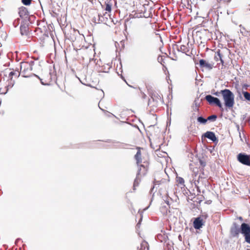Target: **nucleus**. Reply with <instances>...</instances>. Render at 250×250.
Instances as JSON below:
<instances>
[{"label":"nucleus","mask_w":250,"mask_h":250,"mask_svg":"<svg viewBox=\"0 0 250 250\" xmlns=\"http://www.w3.org/2000/svg\"><path fill=\"white\" fill-rule=\"evenodd\" d=\"M224 101L225 105L229 108L233 106L234 104V95L233 93L228 89H225L220 91Z\"/></svg>","instance_id":"1"},{"label":"nucleus","mask_w":250,"mask_h":250,"mask_svg":"<svg viewBox=\"0 0 250 250\" xmlns=\"http://www.w3.org/2000/svg\"><path fill=\"white\" fill-rule=\"evenodd\" d=\"M164 201V203L161 204L160 210L163 215H167L170 212V206L173 203V200L171 198L167 197Z\"/></svg>","instance_id":"2"},{"label":"nucleus","mask_w":250,"mask_h":250,"mask_svg":"<svg viewBox=\"0 0 250 250\" xmlns=\"http://www.w3.org/2000/svg\"><path fill=\"white\" fill-rule=\"evenodd\" d=\"M19 14L20 17L23 20V21H30L32 18H34L33 15L29 16L27 9L25 7H21L19 8Z\"/></svg>","instance_id":"3"},{"label":"nucleus","mask_w":250,"mask_h":250,"mask_svg":"<svg viewBox=\"0 0 250 250\" xmlns=\"http://www.w3.org/2000/svg\"><path fill=\"white\" fill-rule=\"evenodd\" d=\"M205 99L210 105H215L220 108H222V104L218 98L214 97L210 95H207L205 96Z\"/></svg>","instance_id":"4"},{"label":"nucleus","mask_w":250,"mask_h":250,"mask_svg":"<svg viewBox=\"0 0 250 250\" xmlns=\"http://www.w3.org/2000/svg\"><path fill=\"white\" fill-rule=\"evenodd\" d=\"M21 72L23 75L24 77H27L26 74L28 72H31L32 70V66L30 63L27 62H21L20 65Z\"/></svg>","instance_id":"5"},{"label":"nucleus","mask_w":250,"mask_h":250,"mask_svg":"<svg viewBox=\"0 0 250 250\" xmlns=\"http://www.w3.org/2000/svg\"><path fill=\"white\" fill-rule=\"evenodd\" d=\"M237 160L241 164L250 166V156L245 153H239L237 155Z\"/></svg>","instance_id":"6"},{"label":"nucleus","mask_w":250,"mask_h":250,"mask_svg":"<svg viewBox=\"0 0 250 250\" xmlns=\"http://www.w3.org/2000/svg\"><path fill=\"white\" fill-rule=\"evenodd\" d=\"M15 75L17 77H19L20 75V73L19 71V69L16 70L15 72L11 71L9 74V77L10 78V84H9L6 86V91L4 92H1V94H6L9 88H12L14 84V81H12V76Z\"/></svg>","instance_id":"7"},{"label":"nucleus","mask_w":250,"mask_h":250,"mask_svg":"<svg viewBox=\"0 0 250 250\" xmlns=\"http://www.w3.org/2000/svg\"><path fill=\"white\" fill-rule=\"evenodd\" d=\"M147 39V34L146 32L140 31L137 35V41L141 45H144L146 42Z\"/></svg>","instance_id":"8"},{"label":"nucleus","mask_w":250,"mask_h":250,"mask_svg":"<svg viewBox=\"0 0 250 250\" xmlns=\"http://www.w3.org/2000/svg\"><path fill=\"white\" fill-rule=\"evenodd\" d=\"M31 23L30 21H22L20 26L21 34L22 35H27L28 33V26Z\"/></svg>","instance_id":"9"},{"label":"nucleus","mask_w":250,"mask_h":250,"mask_svg":"<svg viewBox=\"0 0 250 250\" xmlns=\"http://www.w3.org/2000/svg\"><path fill=\"white\" fill-rule=\"evenodd\" d=\"M240 232L244 235L245 237L250 234V226L245 223L241 224L240 227Z\"/></svg>","instance_id":"10"},{"label":"nucleus","mask_w":250,"mask_h":250,"mask_svg":"<svg viewBox=\"0 0 250 250\" xmlns=\"http://www.w3.org/2000/svg\"><path fill=\"white\" fill-rule=\"evenodd\" d=\"M151 98L152 99L153 102L154 103V104L152 105L153 106H156L159 103L163 102V101H162L161 96L156 92L152 93L151 95Z\"/></svg>","instance_id":"11"},{"label":"nucleus","mask_w":250,"mask_h":250,"mask_svg":"<svg viewBox=\"0 0 250 250\" xmlns=\"http://www.w3.org/2000/svg\"><path fill=\"white\" fill-rule=\"evenodd\" d=\"M139 168L137 174L140 176L145 175L147 170V164L145 165L139 164Z\"/></svg>","instance_id":"12"},{"label":"nucleus","mask_w":250,"mask_h":250,"mask_svg":"<svg viewBox=\"0 0 250 250\" xmlns=\"http://www.w3.org/2000/svg\"><path fill=\"white\" fill-rule=\"evenodd\" d=\"M203 220L201 217L196 218L193 222V226L195 229H199L203 225Z\"/></svg>","instance_id":"13"},{"label":"nucleus","mask_w":250,"mask_h":250,"mask_svg":"<svg viewBox=\"0 0 250 250\" xmlns=\"http://www.w3.org/2000/svg\"><path fill=\"white\" fill-rule=\"evenodd\" d=\"M203 136L205 137L210 140L213 142H215L217 141V138H216L215 133L213 132L207 131L204 134Z\"/></svg>","instance_id":"14"},{"label":"nucleus","mask_w":250,"mask_h":250,"mask_svg":"<svg viewBox=\"0 0 250 250\" xmlns=\"http://www.w3.org/2000/svg\"><path fill=\"white\" fill-rule=\"evenodd\" d=\"M137 152L134 156V158L136 161V164L137 166H139V164L142 162L141 148L139 147H137Z\"/></svg>","instance_id":"15"},{"label":"nucleus","mask_w":250,"mask_h":250,"mask_svg":"<svg viewBox=\"0 0 250 250\" xmlns=\"http://www.w3.org/2000/svg\"><path fill=\"white\" fill-rule=\"evenodd\" d=\"M199 64L201 67H205L209 70L211 69L213 67V65L212 64L207 62L203 59H201L199 61Z\"/></svg>","instance_id":"16"},{"label":"nucleus","mask_w":250,"mask_h":250,"mask_svg":"<svg viewBox=\"0 0 250 250\" xmlns=\"http://www.w3.org/2000/svg\"><path fill=\"white\" fill-rule=\"evenodd\" d=\"M230 232L234 236L238 235L240 232V229H239L238 226L236 223H234L233 224V226L231 228Z\"/></svg>","instance_id":"17"},{"label":"nucleus","mask_w":250,"mask_h":250,"mask_svg":"<svg viewBox=\"0 0 250 250\" xmlns=\"http://www.w3.org/2000/svg\"><path fill=\"white\" fill-rule=\"evenodd\" d=\"M176 48L178 51H180L186 54L189 51L188 47L185 45H181L180 46L177 45Z\"/></svg>","instance_id":"18"},{"label":"nucleus","mask_w":250,"mask_h":250,"mask_svg":"<svg viewBox=\"0 0 250 250\" xmlns=\"http://www.w3.org/2000/svg\"><path fill=\"white\" fill-rule=\"evenodd\" d=\"M194 177L193 178V181H194V184L195 187L196 188L197 191H198L199 192H200V189H199V187L198 186V184L199 183L200 179L202 178L203 177L201 175H199L198 177V180H196L195 177L197 176V174L196 173L195 171H194Z\"/></svg>","instance_id":"19"},{"label":"nucleus","mask_w":250,"mask_h":250,"mask_svg":"<svg viewBox=\"0 0 250 250\" xmlns=\"http://www.w3.org/2000/svg\"><path fill=\"white\" fill-rule=\"evenodd\" d=\"M112 1L113 0H106L105 2V10L109 12H110L111 11V7L112 5Z\"/></svg>","instance_id":"20"},{"label":"nucleus","mask_w":250,"mask_h":250,"mask_svg":"<svg viewBox=\"0 0 250 250\" xmlns=\"http://www.w3.org/2000/svg\"><path fill=\"white\" fill-rule=\"evenodd\" d=\"M214 59L216 61L220 60L221 61V62L222 64L224 63V61L222 59V55H221V54L220 53V50H218L217 51L216 54L215 55V56L214 57Z\"/></svg>","instance_id":"21"},{"label":"nucleus","mask_w":250,"mask_h":250,"mask_svg":"<svg viewBox=\"0 0 250 250\" xmlns=\"http://www.w3.org/2000/svg\"><path fill=\"white\" fill-rule=\"evenodd\" d=\"M164 182H167L166 181V180L162 179V180L159 181V180H156V179H155L154 181V186H153V188H151V191L152 192L153 191V189L155 187L156 185H161L163 183H164Z\"/></svg>","instance_id":"22"},{"label":"nucleus","mask_w":250,"mask_h":250,"mask_svg":"<svg viewBox=\"0 0 250 250\" xmlns=\"http://www.w3.org/2000/svg\"><path fill=\"white\" fill-rule=\"evenodd\" d=\"M138 250H148V244L146 242H143L140 245V247L138 248Z\"/></svg>","instance_id":"23"},{"label":"nucleus","mask_w":250,"mask_h":250,"mask_svg":"<svg viewBox=\"0 0 250 250\" xmlns=\"http://www.w3.org/2000/svg\"><path fill=\"white\" fill-rule=\"evenodd\" d=\"M140 177L141 176L140 175L137 174L136 177L134 181V184H133L134 189H135V188L136 187H137L139 185V182L140 181Z\"/></svg>","instance_id":"24"},{"label":"nucleus","mask_w":250,"mask_h":250,"mask_svg":"<svg viewBox=\"0 0 250 250\" xmlns=\"http://www.w3.org/2000/svg\"><path fill=\"white\" fill-rule=\"evenodd\" d=\"M197 121L200 124H205L207 122V120L202 116H200L197 118Z\"/></svg>","instance_id":"25"},{"label":"nucleus","mask_w":250,"mask_h":250,"mask_svg":"<svg viewBox=\"0 0 250 250\" xmlns=\"http://www.w3.org/2000/svg\"><path fill=\"white\" fill-rule=\"evenodd\" d=\"M217 118V115L213 114V115L208 116L207 118V121H211V122H214L216 120Z\"/></svg>","instance_id":"26"},{"label":"nucleus","mask_w":250,"mask_h":250,"mask_svg":"<svg viewBox=\"0 0 250 250\" xmlns=\"http://www.w3.org/2000/svg\"><path fill=\"white\" fill-rule=\"evenodd\" d=\"M242 93L244 95L245 99L248 101H250V93L247 91H242Z\"/></svg>","instance_id":"27"},{"label":"nucleus","mask_w":250,"mask_h":250,"mask_svg":"<svg viewBox=\"0 0 250 250\" xmlns=\"http://www.w3.org/2000/svg\"><path fill=\"white\" fill-rule=\"evenodd\" d=\"M177 181L179 184H181V185H183L184 184V180L183 178L177 177Z\"/></svg>","instance_id":"28"},{"label":"nucleus","mask_w":250,"mask_h":250,"mask_svg":"<svg viewBox=\"0 0 250 250\" xmlns=\"http://www.w3.org/2000/svg\"><path fill=\"white\" fill-rule=\"evenodd\" d=\"M32 0H21L23 4L25 5H29L31 3Z\"/></svg>","instance_id":"29"},{"label":"nucleus","mask_w":250,"mask_h":250,"mask_svg":"<svg viewBox=\"0 0 250 250\" xmlns=\"http://www.w3.org/2000/svg\"><path fill=\"white\" fill-rule=\"evenodd\" d=\"M245 241L248 243L250 244V234L245 237Z\"/></svg>","instance_id":"30"},{"label":"nucleus","mask_w":250,"mask_h":250,"mask_svg":"<svg viewBox=\"0 0 250 250\" xmlns=\"http://www.w3.org/2000/svg\"><path fill=\"white\" fill-rule=\"evenodd\" d=\"M98 16H99V21H100L101 22L104 21V17L103 16L99 14Z\"/></svg>","instance_id":"31"},{"label":"nucleus","mask_w":250,"mask_h":250,"mask_svg":"<svg viewBox=\"0 0 250 250\" xmlns=\"http://www.w3.org/2000/svg\"><path fill=\"white\" fill-rule=\"evenodd\" d=\"M35 76L37 77H38L41 81V83L42 84V85H48V83H44L42 81V79H41L38 76H37V75H35Z\"/></svg>","instance_id":"32"},{"label":"nucleus","mask_w":250,"mask_h":250,"mask_svg":"<svg viewBox=\"0 0 250 250\" xmlns=\"http://www.w3.org/2000/svg\"><path fill=\"white\" fill-rule=\"evenodd\" d=\"M249 85L247 84H244L242 85V88L245 90H247Z\"/></svg>","instance_id":"33"},{"label":"nucleus","mask_w":250,"mask_h":250,"mask_svg":"<svg viewBox=\"0 0 250 250\" xmlns=\"http://www.w3.org/2000/svg\"><path fill=\"white\" fill-rule=\"evenodd\" d=\"M200 163L202 167H205V166H206V163H205V162H204V161H202V160H200Z\"/></svg>","instance_id":"34"},{"label":"nucleus","mask_w":250,"mask_h":250,"mask_svg":"<svg viewBox=\"0 0 250 250\" xmlns=\"http://www.w3.org/2000/svg\"><path fill=\"white\" fill-rule=\"evenodd\" d=\"M163 236L161 234H158L157 235V238L158 239H159L161 242H162V240L161 239Z\"/></svg>","instance_id":"35"},{"label":"nucleus","mask_w":250,"mask_h":250,"mask_svg":"<svg viewBox=\"0 0 250 250\" xmlns=\"http://www.w3.org/2000/svg\"><path fill=\"white\" fill-rule=\"evenodd\" d=\"M221 94V93H220V92H216L215 93H213L214 95L217 96H219V94Z\"/></svg>","instance_id":"36"},{"label":"nucleus","mask_w":250,"mask_h":250,"mask_svg":"<svg viewBox=\"0 0 250 250\" xmlns=\"http://www.w3.org/2000/svg\"><path fill=\"white\" fill-rule=\"evenodd\" d=\"M245 28H244V27H243V28H242V29H240V32H241L242 34H243V33H244V31H245Z\"/></svg>","instance_id":"37"},{"label":"nucleus","mask_w":250,"mask_h":250,"mask_svg":"<svg viewBox=\"0 0 250 250\" xmlns=\"http://www.w3.org/2000/svg\"><path fill=\"white\" fill-rule=\"evenodd\" d=\"M146 96V95L145 94H144V93H143V98H145Z\"/></svg>","instance_id":"38"},{"label":"nucleus","mask_w":250,"mask_h":250,"mask_svg":"<svg viewBox=\"0 0 250 250\" xmlns=\"http://www.w3.org/2000/svg\"><path fill=\"white\" fill-rule=\"evenodd\" d=\"M238 219H239L240 220H241V221H242V220H243V218H242V217H241V216H240V217H238Z\"/></svg>","instance_id":"39"},{"label":"nucleus","mask_w":250,"mask_h":250,"mask_svg":"<svg viewBox=\"0 0 250 250\" xmlns=\"http://www.w3.org/2000/svg\"><path fill=\"white\" fill-rule=\"evenodd\" d=\"M140 222H139L137 224V227L138 228H139V227H140Z\"/></svg>","instance_id":"40"},{"label":"nucleus","mask_w":250,"mask_h":250,"mask_svg":"<svg viewBox=\"0 0 250 250\" xmlns=\"http://www.w3.org/2000/svg\"><path fill=\"white\" fill-rule=\"evenodd\" d=\"M239 136H240V138L241 140L242 141H243L242 139L241 138V133H239Z\"/></svg>","instance_id":"41"},{"label":"nucleus","mask_w":250,"mask_h":250,"mask_svg":"<svg viewBox=\"0 0 250 250\" xmlns=\"http://www.w3.org/2000/svg\"><path fill=\"white\" fill-rule=\"evenodd\" d=\"M150 104H151V101L149 100V101L148 102V105H150Z\"/></svg>","instance_id":"42"},{"label":"nucleus","mask_w":250,"mask_h":250,"mask_svg":"<svg viewBox=\"0 0 250 250\" xmlns=\"http://www.w3.org/2000/svg\"><path fill=\"white\" fill-rule=\"evenodd\" d=\"M51 79H52L51 75V74L50 73V76H49V78H48V79L51 80Z\"/></svg>","instance_id":"43"},{"label":"nucleus","mask_w":250,"mask_h":250,"mask_svg":"<svg viewBox=\"0 0 250 250\" xmlns=\"http://www.w3.org/2000/svg\"><path fill=\"white\" fill-rule=\"evenodd\" d=\"M203 32H206V30L204 29V30H203Z\"/></svg>","instance_id":"44"},{"label":"nucleus","mask_w":250,"mask_h":250,"mask_svg":"<svg viewBox=\"0 0 250 250\" xmlns=\"http://www.w3.org/2000/svg\"><path fill=\"white\" fill-rule=\"evenodd\" d=\"M249 9L250 10V4L249 6Z\"/></svg>","instance_id":"45"},{"label":"nucleus","mask_w":250,"mask_h":250,"mask_svg":"<svg viewBox=\"0 0 250 250\" xmlns=\"http://www.w3.org/2000/svg\"><path fill=\"white\" fill-rule=\"evenodd\" d=\"M250 250V249H248V250Z\"/></svg>","instance_id":"46"}]
</instances>
